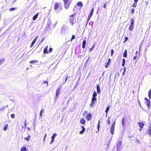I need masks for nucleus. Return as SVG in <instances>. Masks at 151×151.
<instances>
[{
	"instance_id": "38",
	"label": "nucleus",
	"mask_w": 151,
	"mask_h": 151,
	"mask_svg": "<svg viewBox=\"0 0 151 151\" xmlns=\"http://www.w3.org/2000/svg\"><path fill=\"white\" fill-rule=\"evenodd\" d=\"M76 37L75 35H73L72 36L70 40V41L72 42V40L75 38Z\"/></svg>"
},
{
	"instance_id": "51",
	"label": "nucleus",
	"mask_w": 151,
	"mask_h": 151,
	"mask_svg": "<svg viewBox=\"0 0 151 151\" xmlns=\"http://www.w3.org/2000/svg\"><path fill=\"white\" fill-rule=\"evenodd\" d=\"M116 150L117 151H121V148L116 147Z\"/></svg>"
},
{
	"instance_id": "17",
	"label": "nucleus",
	"mask_w": 151,
	"mask_h": 151,
	"mask_svg": "<svg viewBox=\"0 0 151 151\" xmlns=\"http://www.w3.org/2000/svg\"><path fill=\"white\" fill-rule=\"evenodd\" d=\"M145 103L147 105L148 109H149L150 106H151V103L150 102V101L149 100L147 101H145Z\"/></svg>"
},
{
	"instance_id": "41",
	"label": "nucleus",
	"mask_w": 151,
	"mask_h": 151,
	"mask_svg": "<svg viewBox=\"0 0 151 151\" xmlns=\"http://www.w3.org/2000/svg\"><path fill=\"white\" fill-rule=\"evenodd\" d=\"M128 39V38L127 37H125L124 40L123 41V43H124Z\"/></svg>"
},
{
	"instance_id": "45",
	"label": "nucleus",
	"mask_w": 151,
	"mask_h": 151,
	"mask_svg": "<svg viewBox=\"0 0 151 151\" xmlns=\"http://www.w3.org/2000/svg\"><path fill=\"white\" fill-rule=\"evenodd\" d=\"M16 8H12L9 9V11H12L15 10L16 9Z\"/></svg>"
},
{
	"instance_id": "47",
	"label": "nucleus",
	"mask_w": 151,
	"mask_h": 151,
	"mask_svg": "<svg viewBox=\"0 0 151 151\" xmlns=\"http://www.w3.org/2000/svg\"><path fill=\"white\" fill-rule=\"evenodd\" d=\"M7 106H8V105H6V106H4L2 108L0 109V111H4V110L5 108Z\"/></svg>"
},
{
	"instance_id": "49",
	"label": "nucleus",
	"mask_w": 151,
	"mask_h": 151,
	"mask_svg": "<svg viewBox=\"0 0 151 151\" xmlns=\"http://www.w3.org/2000/svg\"><path fill=\"white\" fill-rule=\"evenodd\" d=\"M15 115L14 114H12L11 115V116L12 119H13L15 117Z\"/></svg>"
},
{
	"instance_id": "61",
	"label": "nucleus",
	"mask_w": 151,
	"mask_h": 151,
	"mask_svg": "<svg viewBox=\"0 0 151 151\" xmlns=\"http://www.w3.org/2000/svg\"><path fill=\"white\" fill-rule=\"evenodd\" d=\"M144 99L145 100V101H147L149 100L147 98L145 97L144 98Z\"/></svg>"
},
{
	"instance_id": "1",
	"label": "nucleus",
	"mask_w": 151,
	"mask_h": 151,
	"mask_svg": "<svg viewBox=\"0 0 151 151\" xmlns=\"http://www.w3.org/2000/svg\"><path fill=\"white\" fill-rule=\"evenodd\" d=\"M97 96V93L96 91H94L91 100V103L90 104V106L93 107L94 106L96 101H97L96 96Z\"/></svg>"
},
{
	"instance_id": "43",
	"label": "nucleus",
	"mask_w": 151,
	"mask_h": 151,
	"mask_svg": "<svg viewBox=\"0 0 151 151\" xmlns=\"http://www.w3.org/2000/svg\"><path fill=\"white\" fill-rule=\"evenodd\" d=\"M4 61V59L1 60H0V65L1 64L3 63Z\"/></svg>"
},
{
	"instance_id": "12",
	"label": "nucleus",
	"mask_w": 151,
	"mask_h": 151,
	"mask_svg": "<svg viewBox=\"0 0 151 151\" xmlns=\"http://www.w3.org/2000/svg\"><path fill=\"white\" fill-rule=\"evenodd\" d=\"M96 91L98 94H100V86L99 84H96Z\"/></svg>"
},
{
	"instance_id": "44",
	"label": "nucleus",
	"mask_w": 151,
	"mask_h": 151,
	"mask_svg": "<svg viewBox=\"0 0 151 151\" xmlns=\"http://www.w3.org/2000/svg\"><path fill=\"white\" fill-rule=\"evenodd\" d=\"M72 98H71V97H70L68 99V102H70V101H72Z\"/></svg>"
},
{
	"instance_id": "10",
	"label": "nucleus",
	"mask_w": 151,
	"mask_h": 151,
	"mask_svg": "<svg viewBox=\"0 0 151 151\" xmlns=\"http://www.w3.org/2000/svg\"><path fill=\"white\" fill-rule=\"evenodd\" d=\"M86 118L88 121L92 119L91 114V113H89L88 114L87 116L85 118Z\"/></svg>"
},
{
	"instance_id": "20",
	"label": "nucleus",
	"mask_w": 151,
	"mask_h": 151,
	"mask_svg": "<svg viewBox=\"0 0 151 151\" xmlns=\"http://www.w3.org/2000/svg\"><path fill=\"white\" fill-rule=\"evenodd\" d=\"M122 144V142L121 141H119L117 143L116 147L121 148Z\"/></svg>"
},
{
	"instance_id": "63",
	"label": "nucleus",
	"mask_w": 151,
	"mask_h": 151,
	"mask_svg": "<svg viewBox=\"0 0 151 151\" xmlns=\"http://www.w3.org/2000/svg\"><path fill=\"white\" fill-rule=\"evenodd\" d=\"M137 57V56H134L133 57V60H135L136 59Z\"/></svg>"
},
{
	"instance_id": "16",
	"label": "nucleus",
	"mask_w": 151,
	"mask_h": 151,
	"mask_svg": "<svg viewBox=\"0 0 151 151\" xmlns=\"http://www.w3.org/2000/svg\"><path fill=\"white\" fill-rule=\"evenodd\" d=\"M38 63V61L37 60H32L29 62L30 63L35 65H37L36 63Z\"/></svg>"
},
{
	"instance_id": "64",
	"label": "nucleus",
	"mask_w": 151,
	"mask_h": 151,
	"mask_svg": "<svg viewBox=\"0 0 151 151\" xmlns=\"http://www.w3.org/2000/svg\"><path fill=\"white\" fill-rule=\"evenodd\" d=\"M148 96L149 98L150 99L151 98V95L148 94Z\"/></svg>"
},
{
	"instance_id": "13",
	"label": "nucleus",
	"mask_w": 151,
	"mask_h": 151,
	"mask_svg": "<svg viewBox=\"0 0 151 151\" xmlns=\"http://www.w3.org/2000/svg\"><path fill=\"white\" fill-rule=\"evenodd\" d=\"M81 127L82 129L79 132V133L80 134H83L85 131L86 129L83 126H81Z\"/></svg>"
},
{
	"instance_id": "23",
	"label": "nucleus",
	"mask_w": 151,
	"mask_h": 151,
	"mask_svg": "<svg viewBox=\"0 0 151 151\" xmlns=\"http://www.w3.org/2000/svg\"><path fill=\"white\" fill-rule=\"evenodd\" d=\"M48 46H47L45 47L44 48V54H46L48 53L47 52Z\"/></svg>"
},
{
	"instance_id": "24",
	"label": "nucleus",
	"mask_w": 151,
	"mask_h": 151,
	"mask_svg": "<svg viewBox=\"0 0 151 151\" xmlns=\"http://www.w3.org/2000/svg\"><path fill=\"white\" fill-rule=\"evenodd\" d=\"M127 50H125L124 52L123 55L124 57L126 58L127 57Z\"/></svg>"
},
{
	"instance_id": "40",
	"label": "nucleus",
	"mask_w": 151,
	"mask_h": 151,
	"mask_svg": "<svg viewBox=\"0 0 151 151\" xmlns=\"http://www.w3.org/2000/svg\"><path fill=\"white\" fill-rule=\"evenodd\" d=\"M94 45H93V46L91 48H90L89 50V52L91 51H92L93 49H94Z\"/></svg>"
},
{
	"instance_id": "25",
	"label": "nucleus",
	"mask_w": 151,
	"mask_h": 151,
	"mask_svg": "<svg viewBox=\"0 0 151 151\" xmlns=\"http://www.w3.org/2000/svg\"><path fill=\"white\" fill-rule=\"evenodd\" d=\"M21 151H27V147L25 146L22 147L20 150Z\"/></svg>"
},
{
	"instance_id": "5",
	"label": "nucleus",
	"mask_w": 151,
	"mask_h": 151,
	"mask_svg": "<svg viewBox=\"0 0 151 151\" xmlns=\"http://www.w3.org/2000/svg\"><path fill=\"white\" fill-rule=\"evenodd\" d=\"M115 121H114L112 125L111 126L110 129V132L111 133V134H112V136L111 137V138L113 137L112 135L114 134V127H115Z\"/></svg>"
},
{
	"instance_id": "48",
	"label": "nucleus",
	"mask_w": 151,
	"mask_h": 151,
	"mask_svg": "<svg viewBox=\"0 0 151 151\" xmlns=\"http://www.w3.org/2000/svg\"><path fill=\"white\" fill-rule=\"evenodd\" d=\"M47 134L46 133H45V135H44V138H43V141H45V138L47 137Z\"/></svg>"
},
{
	"instance_id": "22",
	"label": "nucleus",
	"mask_w": 151,
	"mask_h": 151,
	"mask_svg": "<svg viewBox=\"0 0 151 151\" xmlns=\"http://www.w3.org/2000/svg\"><path fill=\"white\" fill-rule=\"evenodd\" d=\"M86 42V40H84L83 41L82 45V48H85Z\"/></svg>"
},
{
	"instance_id": "54",
	"label": "nucleus",
	"mask_w": 151,
	"mask_h": 151,
	"mask_svg": "<svg viewBox=\"0 0 151 151\" xmlns=\"http://www.w3.org/2000/svg\"><path fill=\"white\" fill-rule=\"evenodd\" d=\"M52 50V48H50L49 49V51L50 52H51Z\"/></svg>"
},
{
	"instance_id": "9",
	"label": "nucleus",
	"mask_w": 151,
	"mask_h": 151,
	"mask_svg": "<svg viewBox=\"0 0 151 151\" xmlns=\"http://www.w3.org/2000/svg\"><path fill=\"white\" fill-rule=\"evenodd\" d=\"M61 88L62 87L60 86L57 88L56 91L55 95L59 96V94L60 93Z\"/></svg>"
},
{
	"instance_id": "18",
	"label": "nucleus",
	"mask_w": 151,
	"mask_h": 151,
	"mask_svg": "<svg viewBox=\"0 0 151 151\" xmlns=\"http://www.w3.org/2000/svg\"><path fill=\"white\" fill-rule=\"evenodd\" d=\"M80 122L81 124L84 125L86 122V121L84 119L82 118L80 120Z\"/></svg>"
},
{
	"instance_id": "2",
	"label": "nucleus",
	"mask_w": 151,
	"mask_h": 151,
	"mask_svg": "<svg viewBox=\"0 0 151 151\" xmlns=\"http://www.w3.org/2000/svg\"><path fill=\"white\" fill-rule=\"evenodd\" d=\"M78 19V18L76 15V14H74L70 15V16L69 18V22L70 23H71L72 25H73L76 23V20Z\"/></svg>"
},
{
	"instance_id": "58",
	"label": "nucleus",
	"mask_w": 151,
	"mask_h": 151,
	"mask_svg": "<svg viewBox=\"0 0 151 151\" xmlns=\"http://www.w3.org/2000/svg\"><path fill=\"white\" fill-rule=\"evenodd\" d=\"M68 75H67V77H66V78L65 79V82L67 81L68 80Z\"/></svg>"
},
{
	"instance_id": "8",
	"label": "nucleus",
	"mask_w": 151,
	"mask_h": 151,
	"mask_svg": "<svg viewBox=\"0 0 151 151\" xmlns=\"http://www.w3.org/2000/svg\"><path fill=\"white\" fill-rule=\"evenodd\" d=\"M146 132L147 133L149 134V136H150L151 135V123L150 124L149 126L148 127V128Z\"/></svg>"
},
{
	"instance_id": "29",
	"label": "nucleus",
	"mask_w": 151,
	"mask_h": 151,
	"mask_svg": "<svg viewBox=\"0 0 151 151\" xmlns=\"http://www.w3.org/2000/svg\"><path fill=\"white\" fill-rule=\"evenodd\" d=\"M125 61V59L124 58H123L122 59V66H124V65Z\"/></svg>"
},
{
	"instance_id": "14",
	"label": "nucleus",
	"mask_w": 151,
	"mask_h": 151,
	"mask_svg": "<svg viewBox=\"0 0 151 151\" xmlns=\"http://www.w3.org/2000/svg\"><path fill=\"white\" fill-rule=\"evenodd\" d=\"M139 127L141 129H142L145 125L144 123L142 122H139L138 123Z\"/></svg>"
},
{
	"instance_id": "32",
	"label": "nucleus",
	"mask_w": 151,
	"mask_h": 151,
	"mask_svg": "<svg viewBox=\"0 0 151 151\" xmlns=\"http://www.w3.org/2000/svg\"><path fill=\"white\" fill-rule=\"evenodd\" d=\"M58 97H59L58 96H57V95H55V97L54 98V103H56V100L58 98Z\"/></svg>"
},
{
	"instance_id": "27",
	"label": "nucleus",
	"mask_w": 151,
	"mask_h": 151,
	"mask_svg": "<svg viewBox=\"0 0 151 151\" xmlns=\"http://www.w3.org/2000/svg\"><path fill=\"white\" fill-rule=\"evenodd\" d=\"M8 126V124H6L5 125L3 129L4 131H6L7 130Z\"/></svg>"
},
{
	"instance_id": "34",
	"label": "nucleus",
	"mask_w": 151,
	"mask_h": 151,
	"mask_svg": "<svg viewBox=\"0 0 151 151\" xmlns=\"http://www.w3.org/2000/svg\"><path fill=\"white\" fill-rule=\"evenodd\" d=\"M57 135V134L55 133H54L51 137V139H54L55 138L56 136Z\"/></svg>"
},
{
	"instance_id": "33",
	"label": "nucleus",
	"mask_w": 151,
	"mask_h": 151,
	"mask_svg": "<svg viewBox=\"0 0 151 151\" xmlns=\"http://www.w3.org/2000/svg\"><path fill=\"white\" fill-rule=\"evenodd\" d=\"M31 136L30 135H29L27 137H25L24 139H25L27 141H28L30 138Z\"/></svg>"
},
{
	"instance_id": "39",
	"label": "nucleus",
	"mask_w": 151,
	"mask_h": 151,
	"mask_svg": "<svg viewBox=\"0 0 151 151\" xmlns=\"http://www.w3.org/2000/svg\"><path fill=\"white\" fill-rule=\"evenodd\" d=\"M137 6V3L134 2L132 5V6L134 7H136Z\"/></svg>"
},
{
	"instance_id": "56",
	"label": "nucleus",
	"mask_w": 151,
	"mask_h": 151,
	"mask_svg": "<svg viewBox=\"0 0 151 151\" xmlns=\"http://www.w3.org/2000/svg\"><path fill=\"white\" fill-rule=\"evenodd\" d=\"M138 104H139V106L141 107H142V106H141V103H140L139 101V100H138Z\"/></svg>"
},
{
	"instance_id": "6",
	"label": "nucleus",
	"mask_w": 151,
	"mask_h": 151,
	"mask_svg": "<svg viewBox=\"0 0 151 151\" xmlns=\"http://www.w3.org/2000/svg\"><path fill=\"white\" fill-rule=\"evenodd\" d=\"M131 23L130 25L129 29L130 31H132L134 28V21L133 19L131 18Z\"/></svg>"
},
{
	"instance_id": "11",
	"label": "nucleus",
	"mask_w": 151,
	"mask_h": 151,
	"mask_svg": "<svg viewBox=\"0 0 151 151\" xmlns=\"http://www.w3.org/2000/svg\"><path fill=\"white\" fill-rule=\"evenodd\" d=\"M121 123H122V127L124 129H125V128H126V125L125 124L126 122H125V119L124 117H123L122 118Z\"/></svg>"
},
{
	"instance_id": "21",
	"label": "nucleus",
	"mask_w": 151,
	"mask_h": 151,
	"mask_svg": "<svg viewBox=\"0 0 151 151\" xmlns=\"http://www.w3.org/2000/svg\"><path fill=\"white\" fill-rule=\"evenodd\" d=\"M38 14H39L38 13H37L32 18L33 20L35 21L36 19L38 16Z\"/></svg>"
},
{
	"instance_id": "31",
	"label": "nucleus",
	"mask_w": 151,
	"mask_h": 151,
	"mask_svg": "<svg viewBox=\"0 0 151 151\" xmlns=\"http://www.w3.org/2000/svg\"><path fill=\"white\" fill-rule=\"evenodd\" d=\"M100 124L98 123L97 124V128L98 129V131L96 132V133H97L98 132H99V131L100 129Z\"/></svg>"
},
{
	"instance_id": "19",
	"label": "nucleus",
	"mask_w": 151,
	"mask_h": 151,
	"mask_svg": "<svg viewBox=\"0 0 151 151\" xmlns=\"http://www.w3.org/2000/svg\"><path fill=\"white\" fill-rule=\"evenodd\" d=\"M77 5L78 6L80 7L81 8L83 6V4L81 1L78 2Z\"/></svg>"
},
{
	"instance_id": "62",
	"label": "nucleus",
	"mask_w": 151,
	"mask_h": 151,
	"mask_svg": "<svg viewBox=\"0 0 151 151\" xmlns=\"http://www.w3.org/2000/svg\"><path fill=\"white\" fill-rule=\"evenodd\" d=\"M106 4L105 3L103 5V7L104 8H106Z\"/></svg>"
},
{
	"instance_id": "26",
	"label": "nucleus",
	"mask_w": 151,
	"mask_h": 151,
	"mask_svg": "<svg viewBox=\"0 0 151 151\" xmlns=\"http://www.w3.org/2000/svg\"><path fill=\"white\" fill-rule=\"evenodd\" d=\"M44 111H45L44 109H41V110L40 111V114H39L40 116V117H41L42 116V113L44 112Z\"/></svg>"
},
{
	"instance_id": "37",
	"label": "nucleus",
	"mask_w": 151,
	"mask_h": 151,
	"mask_svg": "<svg viewBox=\"0 0 151 151\" xmlns=\"http://www.w3.org/2000/svg\"><path fill=\"white\" fill-rule=\"evenodd\" d=\"M140 143V140L138 139L137 137H136V141L135 142L136 144L138 145Z\"/></svg>"
},
{
	"instance_id": "28",
	"label": "nucleus",
	"mask_w": 151,
	"mask_h": 151,
	"mask_svg": "<svg viewBox=\"0 0 151 151\" xmlns=\"http://www.w3.org/2000/svg\"><path fill=\"white\" fill-rule=\"evenodd\" d=\"M110 106H107L106 107V109L105 111V112L106 113H108V111L110 110Z\"/></svg>"
},
{
	"instance_id": "59",
	"label": "nucleus",
	"mask_w": 151,
	"mask_h": 151,
	"mask_svg": "<svg viewBox=\"0 0 151 151\" xmlns=\"http://www.w3.org/2000/svg\"><path fill=\"white\" fill-rule=\"evenodd\" d=\"M107 122H108V124H110V121L109 118L108 120L107 121Z\"/></svg>"
},
{
	"instance_id": "4",
	"label": "nucleus",
	"mask_w": 151,
	"mask_h": 151,
	"mask_svg": "<svg viewBox=\"0 0 151 151\" xmlns=\"http://www.w3.org/2000/svg\"><path fill=\"white\" fill-rule=\"evenodd\" d=\"M63 6L62 4L60 2H56L54 5V9L57 10L58 9H61L62 8Z\"/></svg>"
},
{
	"instance_id": "53",
	"label": "nucleus",
	"mask_w": 151,
	"mask_h": 151,
	"mask_svg": "<svg viewBox=\"0 0 151 151\" xmlns=\"http://www.w3.org/2000/svg\"><path fill=\"white\" fill-rule=\"evenodd\" d=\"M43 82V83H44V84L46 83L47 85H48V82L47 81H44Z\"/></svg>"
},
{
	"instance_id": "55",
	"label": "nucleus",
	"mask_w": 151,
	"mask_h": 151,
	"mask_svg": "<svg viewBox=\"0 0 151 151\" xmlns=\"http://www.w3.org/2000/svg\"><path fill=\"white\" fill-rule=\"evenodd\" d=\"M78 84V81H77L76 83V85H75V86H74V88H75L77 86V85Z\"/></svg>"
},
{
	"instance_id": "3",
	"label": "nucleus",
	"mask_w": 151,
	"mask_h": 151,
	"mask_svg": "<svg viewBox=\"0 0 151 151\" xmlns=\"http://www.w3.org/2000/svg\"><path fill=\"white\" fill-rule=\"evenodd\" d=\"M64 2V7L66 9H68L70 7V4L72 0H63Z\"/></svg>"
},
{
	"instance_id": "15",
	"label": "nucleus",
	"mask_w": 151,
	"mask_h": 151,
	"mask_svg": "<svg viewBox=\"0 0 151 151\" xmlns=\"http://www.w3.org/2000/svg\"><path fill=\"white\" fill-rule=\"evenodd\" d=\"M37 38H38V36H37L36 37H35V39H34V40H33V41L31 43V44L30 46V47H31L33 46L35 43L36 42V41L37 39Z\"/></svg>"
},
{
	"instance_id": "57",
	"label": "nucleus",
	"mask_w": 151,
	"mask_h": 151,
	"mask_svg": "<svg viewBox=\"0 0 151 151\" xmlns=\"http://www.w3.org/2000/svg\"><path fill=\"white\" fill-rule=\"evenodd\" d=\"M76 9V7L75 6L73 9V11H74V12H75V9Z\"/></svg>"
},
{
	"instance_id": "42",
	"label": "nucleus",
	"mask_w": 151,
	"mask_h": 151,
	"mask_svg": "<svg viewBox=\"0 0 151 151\" xmlns=\"http://www.w3.org/2000/svg\"><path fill=\"white\" fill-rule=\"evenodd\" d=\"M134 137V135L133 134L131 135L130 134H129L128 135V137L130 138H131V137Z\"/></svg>"
},
{
	"instance_id": "7",
	"label": "nucleus",
	"mask_w": 151,
	"mask_h": 151,
	"mask_svg": "<svg viewBox=\"0 0 151 151\" xmlns=\"http://www.w3.org/2000/svg\"><path fill=\"white\" fill-rule=\"evenodd\" d=\"M93 10H94V8H93L91 9V11L89 15V16H88V17L87 23H88V22L89 21V20L91 18V17L92 16L93 14Z\"/></svg>"
},
{
	"instance_id": "36",
	"label": "nucleus",
	"mask_w": 151,
	"mask_h": 151,
	"mask_svg": "<svg viewBox=\"0 0 151 151\" xmlns=\"http://www.w3.org/2000/svg\"><path fill=\"white\" fill-rule=\"evenodd\" d=\"M135 9L134 8H132L131 9V13L132 14H133L134 13Z\"/></svg>"
},
{
	"instance_id": "35",
	"label": "nucleus",
	"mask_w": 151,
	"mask_h": 151,
	"mask_svg": "<svg viewBox=\"0 0 151 151\" xmlns=\"http://www.w3.org/2000/svg\"><path fill=\"white\" fill-rule=\"evenodd\" d=\"M111 138H112L111 137V139L109 140V141L108 142L107 145L108 147H107V149L106 151H107V149L109 148V145H110V142H111Z\"/></svg>"
},
{
	"instance_id": "52",
	"label": "nucleus",
	"mask_w": 151,
	"mask_h": 151,
	"mask_svg": "<svg viewBox=\"0 0 151 151\" xmlns=\"http://www.w3.org/2000/svg\"><path fill=\"white\" fill-rule=\"evenodd\" d=\"M24 124L25 127H26L27 125V121L26 119H25V120L24 122Z\"/></svg>"
},
{
	"instance_id": "46",
	"label": "nucleus",
	"mask_w": 151,
	"mask_h": 151,
	"mask_svg": "<svg viewBox=\"0 0 151 151\" xmlns=\"http://www.w3.org/2000/svg\"><path fill=\"white\" fill-rule=\"evenodd\" d=\"M114 51L113 50L111 49V56H112L113 55V54H114Z\"/></svg>"
},
{
	"instance_id": "60",
	"label": "nucleus",
	"mask_w": 151,
	"mask_h": 151,
	"mask_svg": "<svg viewBox=\"0 0 151 151\" xmlns=\"http://www.w3.org/2000/svg\"><path fill=\"white\" fill-rule=\"evenodd\" d=\"M148 94L151 95V88L150 89V90L149 91L148 93Z\"/></svg>"
},
{
	"instance_id": "50",
	"label": "nucleus",
	"mask_w": 151,
	"mask_h": 151,
	"mask_svg": "<svg viewBox=\"0 0 151 151\" xmlns=\"http://www.w3.org/2000/svg\"><path fill=\"white\" fill-rule=\"evenodd\" d=\"M54 139H51V140L50 142V144H52L53 143V142L54 141Z\"/></svg>"
},
{
	"instance_id": "30",
	"label": "nucleus",
	"mask_w": 151,
	"mask_h": 151,
	"mask_svg": "<svg viewBox=\"0 0 151 151\" xmlns=\"http://www.w3.org/2000/svg\"><path fill=\"white\" fill-rule=\"evenodd\" d=\"M111 61V59L110 58H109L108 62L106 63V65L105 66H108V65H110V63Z\"/></svg>"
}]
</instances>
